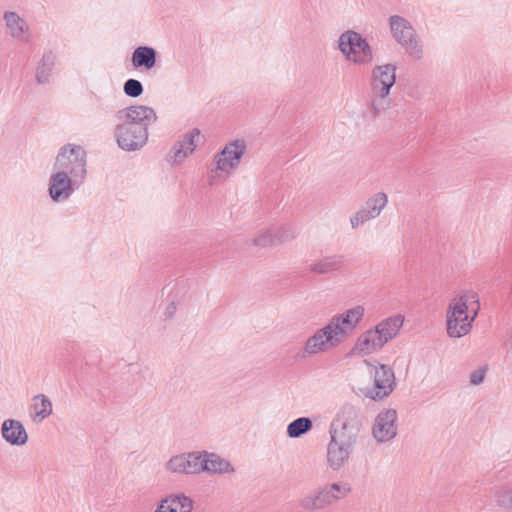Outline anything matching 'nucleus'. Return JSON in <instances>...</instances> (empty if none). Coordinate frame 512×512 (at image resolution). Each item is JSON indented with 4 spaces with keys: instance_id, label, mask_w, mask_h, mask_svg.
Masks as SVG:
<instances>
[{
    "instance_id": "obj_1",
    "label": "nucleus",
    "mask_w": 512,
    "mask_h": 512,
    "mask_svg": "<svg viewBox=\"0 0 512 512\" xmlns=\"http://www.w3.org/2000/svg\"><path fill=\"white\" fill-rule=\"evenodd\" d=\"M119 123L115 127L118 146L125 151H136L148 140V127L157 120L153 108L132 105L116 112Z\"/></svg>"
},
{
    "instance_id": "obj_2",
    "label": "nucleus",
    "mask_w": 512,
    "mask_h": 512,
    "mask_svg": "<svg viewBox=\"0 0 512 512\" xmlns=\"http://www.w3.org/2000/svg\"><path fill=\"white\" fill-rule=\"evenodd\" d=\"M480 309L479 295L465 290L456 296L448 306L446 315L447 334L452 338L467 335Z\"/></svg>"
},
{
    "instance_id": "obj_3",
    "label": "nucleus",
    "mask_w": 512,
    "mask_h": 512,
    "mask_svg": "<svg viewBox=\"0 0 512 512\" xmlns=\"http://www.w3.org/2000/svg\"><path fill=\"white\" fill-rule=\"evenodd\" d=\"M396 65L387 63L377 65L371 72V102L367 117L374 120L390 105L388 95L396 82Z\"/></svg>"
},
{
    "instance_id": "obj_4",
    "label": "nucleus",
    "mask_w": 512,
    "mask_h": 512,
    "mask_svg": "<svg viewBox=\"0 0 512 512\" xmlns=\"http://www.w3.org/2000/svg\"><path fill=\"white\" fill-rule=\"evenodd\" d=\"M361 430L359 409L344 404L330 423V441L354 449Z\"/></svg>"
},
{
    "instance_id": "obj_5",
    "label": "nucleus",
    "mask_w": 512,
    "mask_h": 512,
    "mask_svg": "<svg viewBox=\"0 0 512 512\" xmlns=\"http://www.w3.org/2000/svg\"><path fill=\"white\" fill-rule=\"evenodd\" d=\"M351 491V485L347 482L328 483L300 498L298 506L306 512L323 510L347 497Z\"/></svg>"
},
{
    "instance_id": "obj_6",
    "label": "nucleus",
    "mask_w": 512,
    "mask_h": 512,
    "mask_svg": "<svg viewBox=\"0 0 512 512\" xmlns=\"http://www.w3.org/2000/svg\"><path fill=\"white\" fill-rule=\"evenodd\" d=\"M338 48L348 61L356 65H368L374 57L368 41L354 30H347L339 36Z\"/></svg>"
},
{
    "instance_id": "obj_7",
    "label": "nucleus",
    "mask_w": 512,
    "mask_h": 512,
    "mask_svg": "<svg viewBox=\"0 0 512 512\" xmlns=\"http://www.w3.org/2000/svg\"><path fill=\"white\" fill-rule=\"evenodd\" d=\"M54 169L83 181L87 172L86 151L79 145L63 146L56 157Z\"/></svg>"
},
{
    "instance_id": "obj_8",
    "label": "nucleus",
    "mask_w": 512,
    "mask_h": 512,
    "mask_svg": "<svg viewBox=\"0 0 512 512\" xmlns=\"http://www.w3.org/2000/svg\"><path fill=\"white\" fill-rule=\"evenodd\" d=\"M389 24L394 39L405 48L411 58L420 60L423 57V47L411 23L402 16L393 15L389 18Z\"/></svg>"
},
{
    "instance_id": "obj_9",
    "label": "nucleus",
    "mask_w": 512,
    "mask_h": 512,
    "mask_svg": "<svg viewBox=\"0 0 512 512\" xmlns=\"http://www.w3.org/2000/svg\"><path fill=\"white\" fill-rule=\"evenodd\" d=\"M365 363L371 366L368 360H365ZM372 367L373 386L366 391L365 396L378 401L388 397L393 392L396 386L395 376L393 370L385 364L372 365Z\"/></svg>"
},
{
    "instance_id": "obj_10",
    "label": "nucleus",
    "mask_w": 512,
    "mask_h": 512,
    "mask_svg": "<svg viewBox=\"0 0 512 512\" xmlns=\"http://www.w3.org/2000/svg\"><path fill=\"white\" fill-rule=\"evenodd\" d=\"M363 316L364 308L358 305L341 314L333 316L327 325L331 326L334 338L337 339L340 344L352 334Z\"/></svg>"
},
{
    "instance_id": "obj_11",
    "label": "nucleus",
    "mask_w": 512,
    "mask_h": 512,
    "mask_svg": "<svg viewBox=\"0 0 512 512\" xmlns=\"http://www.w3.org/2000/svg\"><path fill=\"white\" fill-rule=\"evenodd\" d=\"M246 144L244 140L236 139L229 142L225 147L215 155L216 171H221L227 175L236 169L245 154Z\"/></svg>"
},
{
    "instance_id": "obj_12",
    "label": "nucleus",
    "mask_w": 512,
    "mask_h": 512,
    "mask_svg": "<svg viewBox=\"0 0 512 512\" xmlns=\"http://www.w3.org/2000/svg\"><path fill=\"white\" fill-rule=\"evenodd\" d=\"M397 419V411L392 408L378 413L372 426V435L378 443H386L396 437Z\"/></svg>"
},
{
    "instance_id": "obj_13",
    "label": "nucleus",
    "mask_w": 512,
    "mask_h": 512,
    "mask_svg": "<svg viewBox=\"0 0 512 512\" xmlns=\"http://www.w3.org/2000/svg\"><path fill=\"white\" fill-rule=\"evenodd\" d=\"M338 345L339 342L334 338L331 326L325 325L306 340L301 357L316 355Z\"/></svg>"
},
{
    "instance_id": "obj_14",
    "label": "nucleus",
    "mask_w": 512,
    "mask_h": 512,
    "mask_svg": "<svg viewBox=\"0 0 512 512\" xmlns=\"http://www.w3.org/2000/svg\"><path fill=\"white\" fill-rule=\"evenodd\" d=\"M82 182L80 179L57 171L51 175L49 195L56 202L66 200L73 194L75 186H79Z\"/></svg>"
},
{
    "instance_id": "obj_15",
    "label": "nucleus",
    "mask_w": 512,
    "mask_h": 512,
    "mask_svg": "<svg viewBox=\"0 0 512 512\" xmlns=\"http://www.w3.org/2000/svg\"><path fill=\"white\" fill-rule=\"evenodd\" d=\"M165 469L175 474L200 473V451L183 453L171 457L166 462Z\"/></svg>"
},
{
    "instance_id": "obj_16",
    "label": "nucleus",
    "mask_w": 512,
    "mask_h": 512,
    "mask_svg": "<svg viewBox=\"0 0 512 512\" xmlns=\"http://www.w3.org/2000/svg\"><path fill=\"white\" fill-rule=\"evenodd\" d=\"M345 266V256L333 254L313 260L308 271L315 275H334L340 273Z\"/></svg>"
},
{
    "instance_id": "obj_17",
    "label": "nucleus",
    "mask_w": 512,
    "mask_h": 512,
    "mask_svg": "<svg viewBox=\"0 0 512 512\" xmlns=\"http://www.w3.org/2000/svg\"><path fill=\"white\" fill-rule=\"evenodd\" d=\"M199 136L200 130L198 128H193L183 136L182 140L172 147L171 158L173 159L174 164L181 163L194 152L197 147V139Z\"/></svg>"
},
{
    "instance_id": "obj_18",
    "label": "nucleus",
    "mask_w": 512,
    "mask_h": 512,
    "mask_svg": "<svg viewBox=\"0 0 512 512\" xmlns=\"http://www.w3.org/2000/svg\"><path fill=\"white\" fill-rule=\"evenodd\" d=\"M3 439L12 446H23L28 441L25 427L19 420L6 419L1 426Z\"/></svg>"
},
{
    "instance_id": "obj_19",
    "label": "nucleus",
    "mask_w": 512,
    "mask_h": 512,
    "mask_svg": "<svg viewBox=\"0 0 512 512\" xmlns=\"http://www.w3.org/2000/svg\"><path fill=\"white\" fill-rule=\"evenodd\" d=\"M225 474L234 472L233 466L215 453L200 451V473Z\"/></svg>"
},
{
    "instance_id": "obj_20",
    "label": "nucleus",
    "mask_w": 512,
    "mask_h": 512,
    "mask_svg": "<svg viewBox=\"0 0 512 512\" xmlns=\"http://www.w3.org/2000/svg\"><path fill=\"white\" fill-rule=\"evenodd\" d=\"M193 501L190 497L180 494H170L162 498L154 512H191Z\"/></svg>"
},
{
    "instance_id": "obj_21",
    "label": "nucleus",
    "mask_w": 512,
    "mask_h": 512,
    "mask_svg": "<svg viewBox=\"0 0 512 512\" xmlns=\"http://www.w3.org/2000/svg\"><path fill=\"white\" fill-rule=\"evenodd\" d=\"M354 449L329 441L327 445V465L338 471L349 461Z\"/></svg>"
},
{
    "instance_id": "obj_22",
    "label": "nucleus",
    "mask_w": 512,
    "mask_h": 512,
    "mask_svg": "<svg viewBox=\"0 0 512 512\" xmlns=\"http://www.w3.org/2000/svg\"><path fill=\"white\" fill-rule=\"evenodd\" d=\"M383 346L374 329H369L358 337L352 352L364 356L379 351Z\"/></svg>"
},
{
    "instance_id": "obj_23",
    "label": "nucleus",
    "mask_w": 512,
    "mask_h": 512,
    "mask_svg": "<svg viewBox=\"0 0 512 512\" xmlns=\"http://www.w3.org/2000/svg\"><path fill=\"white\" fill-rule=\"evenodd\" d=\"M56 61L57 55L52 50H47L43 53L35 69V79L38 84L50 83Z\"/></svg>"
},
{
    "instance_id": "obj_24",
    "label": "nucleus",
    "mask_w": 512,
    "mask_h": 512,
    "mask_svg": "<svg viewBox=\"0 0 512 512\" xmlns=\"http://www.w3.org/2000/svg\"><path fill=\"white\" fill-rule=\"evenodd\" d=\"M403 322V316L396 315L382 320L375 326L374 331L379 336L380 341L383 342V345L398 335Z\"/></svg>"
},
{
    "instance_id": "obj_25",
    "label": "nucleus",
    "mask_w": 512,
    "mask_h": 512,
    "mask_svg": "<svg viewBox=\"0 0 512 512\" xmlns=\"http://www.w3.org/2000/svg\"><path fill=\"white\" fill-rule=\"evenodd\" d=\"M4 20L12 38L25 43L29 41V26L16 12H5Z\"/></svg>"
},
{
    "instance_id": "obj_26",
    "label": "nucleus",
    "mask_w": 512,
    "mask_h": 512,
    "mask_svg": "<svg viewBox=\"0 0 512 512\" xmlns=\"http://www.w3.org/2000/svg\"><path fill=\"white\" fill-rule=\"evenodd\" d=\"M157 52L149 46H139L132 53V64L135 68L152 69L156 64Z\"/></svg>"
},
{
    "instance_id": "obj_27",
    "label": "nucleus",
    "mask_w": 512,
    "mask_h": 512,
    "mask_svg": "<svg viewBox=\"0 0 512 512\" xmlns=\"http://www.w3.org/2000/svg\"><path fill=\"white\" fill-rule=\"evenodd\" d=\"M313 427V422L309 417H299L287 426V435L290 438H299L309 432Z\"/></svg>"
},
{
    "instance_id": "obj_28",
    "label": "nucleus",
    "mask_w": 512,
    "mask_h": 512,
    "mask_svg": "<svg viewBox=\"0 0 512 512\" xmlns=\"http://www.w3.org/2000/svg\"><path fill=\"white\" fill-rule=\"evenodd\" d=\"M388 203V196L384 192H378L368 198L364 204V208L369 210L372 215L378 217L381 211L385 208Z\"/></svg>"
},
{
    "instance_id": "obj_29",
    "label": "nucleus",
    "mask_w": 512,
    "mask_h": 512,
    "mask_svg": "<svg viewBox=\"0 0 512 512\" xmlns=\"http://www.w3.org/2000/svg\"><path fill=\"white\" fill-rule=\"evenodd\" d=\"M33 409L35 417H39V421H42L52 414V402L44 394L37 395L34 397Z\"/></svg>"
},
{
    "instance_id": "obj_30",
    "label": "nucleus",
    "mask_w": 512,
    "mask_h": 512,
    "mask_svg": "<svg viewBox=\"0 0 512 512\" xmlns=\"http://www.w3.org/2000/svg\"><path fill=\"white\" fill-rule=\"evenodd\" d=\"M123 91L128 97L136 98L143 93L144 88L139 80L131 78L125 81Z\"/></svg>"
},
{
    "instance_id": "obj_31",
    "label": "nucleus",
    "mask_w": 512,
    "mask_h": 512,
    "mask_svg": "<svg viewBox=\"0 0 512 512\" xmlns=\"http://www.w3.org/2000/svg\"><path fill=\"white\" fill-rule=\"evenodd\" d=\"M375 218H377L375 215H372L369 210L362 207L353 216H351L350 223L352 228L356 229L359 225Z\"/></svg>"
},
{
    "instance_id": "obj_32",
    "label": "nucleus",
    "mask_w": 512,
    "mask_h": 512,
    "mask_svg": "<svg viewBox=\"0 0 512 512\" xmlns=\"http://www.w3.org/2000/svg\"><path fill=\"white\" fill-rule=\"evenodd\" d=\"M277 238L270 231H266L254 238L253 244L257 247H268L276 243Z\"/></svg>"
},
{
    "instance_id": "obj_33",
    "label": "nucleus",
    "mask_w": 512,
    "mask_h": 512,
    "mask_svg": "<svg viewBox=\"0 0 512 512\" xmlns=\"http://www.w3.org/2000/svg\"><path fill=\"white\" fill-rule=\"evenodd\" d=\"M486 374V368L481 367L475 371H473L470 375V383L472 385H479L484 381Z\"/></svg>"
},
{
    "instance_id": "obj_34",
    "label": "nucleus",
    "mask_w": 512,
    "mask_h": 512,
    "mask_svg": "<svg viewBox=\"0 0 512 512\" xmlns=\"http://www.w3.org/2000/svg\"><path fill=\"white\" fill-rule=\"evenodd\" d=\"M176 311V307H175V304L174 303H171L170 305L167 306L166 308V311H165V315L167 318H171L173 317L174 313Z\"/></svg>"
},
{
    "instance_id": "obj_35",
    "label": "nucleus",
    "mask_w": 512,
    "mask_h": 512,
    "mask_svg": "<svg viewBox=\"0 0 512 512\" xmlns=\"http://www.w3.org/2000/svg\"><path fill=\"white\" fill-rule=\"evenodd\" d=\"M69 346H70L71 350H73V351L78 348V344L77 343H71Z\"/></svg>"
},
{
    "instance_id": "obj_36",
    "label": "nucleus",
    "mask_w": 512,
    "mask_h": 512,
    "mask_svg": "<svg viewBox=\"0 0 512 512\" xmlns=\"http://www.w3.org/2000/svg\"><path fill=\"white\" fill-rule=\"evenodd\" d=\"M93 98H94L97 102H100V101H101L100 97H98V96H97V95H95V94L93 95Z\"/></svg>"
}]
</instances>
